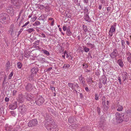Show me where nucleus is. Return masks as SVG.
I'll return each mask as SVG.
<instances>
[{
    "label": "nucleus",
    "mask_w": 131,
    "mask_h": 131,
    "mask_svg": "<svg viewBox=\"0 0 131 131\" xmlns=\"http://www.w3.org/2000/svg\"><path fill=\"white\" fill-rule=\"evenodd\" d=\"M25 87L26 91L28 92L32 90L34 88V86L30 83H27L25 85Z\"/></svg>",
    "instance_id": "nucleus-11"
},
{
    "label": "nucleus",
    "mask_w": 131,
    "mask_h": 131,
    "mask_svg": "<svg viewBox=\"0 0 131 131\" xmlns=\"http://www.w3.org/2000/svg\"><path fill=\"white\" fill-rule=\"evenodd\" d=\"M38 121L36 119L32 120L29 121L28 124V126L29 127H32L37 125Z\"/></svg>",
    "instance_id": "nucleus-10"
},
{
    "label": "nucleus",
    "mask_w": 131,
    "mask_h": 131,
    "mask_svg": "<svg viewBox=\"0 0 131 131\" xmlns=\"http://www.w3.org/2000/svg\"><path fill=\"white\" fill-rule=\"evenodd\" d=\"M17 102L15 101H13L12 103L8 106L9 109L13 110L16 108L17 106Z\"/></svg>",
    "instance_id": "nucleus-12"
},
{
    "label": "nucleus",
    "mask_w": 131,
    "mask_h": 131,
    "mask_svg": "<svg viewBox=\"0 0 131 131\" xmlns=\"http://www.w3.org/2000/svg\"><path fill=\"white\" fill-rule=\"evenodd\" d=\"M6 77V78H7V77L6 74H5V72H0V80H1L3 78V79Z\"/></svg>",
    "instance_id": "nucleus-19"
},
{
    "label": "nucleus",
    "mask_w": 131,
    "mask_h": 131,
    "mask_svg": "<svg viewBox=\"0 0 131 131\" xmlns=\"http://www.w3.org/2000/svg\"><path fill=\"white\" fill-rule=\"evenodd\" d=\"M100 110V108L99 107H97L96 108V111L97 112L98 114L99 115H100V114L101 113Z\"/></svg>",
    "instance_id": "nucleus-45"
},
{
    "label": "nucleus",
    "mask_w": 131,
    "mask_h": 131,
    "mask_svg": "<svg viewBox=\"0 0 131 131\" xmlns=\"http://www.w3.org/2000/svg\"><path fill=\"white\" fill-rule=\"evenodd\" d=\"M84 10L85 12H88V8H87V7H84Z\"/></svg>",
    "instance_id": "nucleus-58"
},
{
    "label": "nucleus",
    "mask_w": 131,
    "mask_h": 131,
    "mask_svg": "<svg viewBox=\"0 0 131 131\" xmlns=\"http://www.w3.org/2000/svg\"><path fill=\"white\" fill-rule=\"evenodd\" d=\"M10 63L9 61H8L6 63V71L8 70V69L10 68Z\"/></svg>",
    "instance_id": "nucleus-27"
},
{
    "label": "nucleus",
    "mask_w": 131,
    "mask_h": 131,
    "mask_svg": "<svg viewBox=\"0 0 131 131\" xmlns=\"http://www.w3.org/2000/svg\"><path fill=\"white\" fill-rule=\"evenodd\" d=\"M29 23V22L28 21L24 25L22 26V27H24L26 26L27 25H28Z\"/></svg>",
    "instance_id": "nucleus-61"
},
{
    "label": "nucleus",
    "mask_w": 131,
    "mask_h": 131,
    "mask_svg": "<svg viewBox=\"0 0 131 131\" xmlns=\"http://www.w3.org/2000/svg\"><path fill=\"white\" fill-rule=\"evenodd\" d=\"M118 79L119 81L120 84H121L122 83L121 82V80L120 77H118Z\"/></svg>",
    "instance_id": "nucleus-54"
},
{
    "label": "nucleus",
    "mask_w": 131,
    "mask_h": 131,
    "mask_svg": "<svg viewBox=\"0 0 131 131\" xmlns=\"http://www.w3.org/2000/svg\"><path fill=\"white\" fill-rule=\"evenodd\" d=\"M70 66L69 64H64L62 68L63 69H66L69 68L70 67Z\"/></svg>",
    "instance_id": "nucleus-36"
},
{
    "label": "nucleus",
    "mask_w": 131,
    "mask_h": 131,
    "mask_svg": "<svg viewBox=\"0 0 131 131\" xmlns=\"http://www.w3.org/2000/svg\"><path fill=\"white\" fill-rule=\"evenodd\" d=\"M10 2L11 4L16 7L20 6L22 4L21 0H11Z\"/></svg>",
    "instance_id": "nucleus-7"
},
{
    "label": "nucleus",
    "mask_w": 131,
    "mask_h": 131,
    "mask_svg": "<svg viewBox=\"0 0 131 131\" xmlns=\"http://www.w3.org/2000/svg\"><path fill=\"white\" fill-rule=\"evenodd\" d=\"M68 86L70 89H69L71 91H72L73 89H74L75 88L74 87V84L71 83H69L68 84Z\"/></svg>",
    "instance_id": "nucleus-26"
},
{
    "label": "nucleus",
    "mask_w": 131,
    "mask_h": 131,
    "mask_svg": "<svg viewBox=\"0 0 131 131\" xmlns=\"http://www.w3.org/2000/svg\"><path fill=\"white\" fill-rule=\"evenodd\" d=\"M117 63L121 67H123L124 66L123 62L121 59H119L117 60Z\"/></svg>",
    "instance_id": "nucleus-24"
},
{
    "label": "nucleus",
    "mask_w": 131,
    "mask_h": 131,
    "mask_svg": "<svg viewBox=\"0 0 131 131\" xmlns=\"http://www.w3.org/2000/svg\"><path fill=\"white\" fill-rule=\"evenodd\" d=\"M124 115L125 114L124 113L121 114L118 112H117L115 114V117L117 119L118 121L121 123L124 120L125 121H127L128 119L127 118H126L124 117Z\"/></svg>",
    "instance_id": "nucleus-2"
},
{
    "label": "nucleus",
    "mask_w": 131,
    "mask_h": 131,
    "mask_svg": "<svg viewBox=\"0 0 131 131\" xmlns=\"http://www.w3.org/2000/svg\"><path fill=\"white\" fill-rule=\"evenodd\" d=\"M84 78V77H82V75H81L80 77L79 78V79L80 81V82L83 85H85V82L83 80Z\"/></svg>",
    "instance_id": "nucleus-25"
},
{
    "label": "nucleus",
    "mask_w": 131,
    "mask_h": 131,
    "mask_svg": "<svg viewBox=\"0 0 131 131\" xmlns=\"http://www.w3.org/2000/svg\"><path fill=\"white\" fill-rule=\"evenodd\" d=\"M24 101V99L23 98V96L21 95L19 97V103L22 104Z\"/></svg>",
    "instance_id": "nucleus-32"
},
{
    "label": "nucleus",
    "mask_w": 131,
    "mask_h": 131,
    "mask_svg": "<svg viewBox=\"0 0 131 131\" xmlns=\"http://www.w3.org/2000/svg\"><path fill=\"white\" fill-rule=\"evenodd\" d=\"M118 120L116 119L115 117L113 118L112 120V123L114 124H118L120 123V122H119V121H118Z\"/></svg>",
    "instance_id": "nucleus-21"
},
{
    "label": "nucleus",
    "mask_w": 131,
    "mask_h": 131,
    "mask_svg": "<svg viewBox=\"0 0 131 131\" xmlns=\"http://www.w3.org/2000/svg\"><path fill=\"white\" fill-rule=\"evenodd\" d=\"M14 31V29H10L9 31V32L11 35H12L13 34V32Z\"/></svg>",
    "instance_id": "nucleus-52"
},
{
    "label": "nucleus",
    "mask_w": 131,
    "mask_h": 131,
    "mask_svg": "<svg viewBox=\"0 0 131 131\" xmlns=\"http://www.w3.org/2000/svg\"><path fill=\"white\" fill-rule=\"evenodd\" d=\"M111 8L110 7H107L106 8V9L108 11V12L111 10Z\"/></svg>",
    "instance_id": "nucleus-60"
},
{
    "label": "nucleus",
    "mask_w": 131,
    "mask_h": 131,
    "mask_svg": "<svg viewBox=\"0 0 131 131\" xmlns=\"http://www.w3.org/2000/svg\"><path fill=\"white\" fill-rule=\"evenodd\" d=\"M38 71V68L36 67H34L31 70V74L30 76V78H32Z\"/></svg>",
    "instance_id": "nucleus-14"
},
{
    "label": "nucleus",
    "mask_w": 131,
    "mask_h": 131,
    "mask_svg": "<svg viewBox=\"0 0 131 131\" xmlns=\"http://www.w3.org/2000/svg\"><path fill=\"white\" fill-rule=\"evenodd\" d=\"M92 78H89L87 79L86 81L90 83H91V82H93L94 81L92 80Z\"/></svg>",
    "instance_id": "nucleus-38"
},
{
    "label": "nucleus",
    "mask_w": 131,
    "mask_h": 131,
    "mask_svg": "<svg viewBox=\"0 0 131 131\" xmlns=\"http://www.w3.org/2000/svg\"><path fill=\"white\" fill-rule=\"evenodd\" d=\"M74 88L75 87L77 88L78 89V88L79 87V85H78V84L77 83H76L75 84H74Z\"/></svg>",
    "instance_id": "nucleus-57"
},
{
    "label": "nucleus",
    "mask_w": 131,
    "mask_h": 131,
    "mask_svg": "<svg viewBox=\"0 0 131 131\" xmlns=\"http://www.w3.org/2000/svg\"><path fill=\"white\" fill-rule=\"evenodd\" d=\"M7 11L9 13L11 16H12L14 15V11L12 7L9 6L8 7L7 9Z\"/></svg>",
    "instance_id": "nucleus-17"
},
{
    "label": "nucleus",
    "mask_w": 131,
    "mask_h": 131,
    "mask_svg": "<svg viewBox=\"0 0 131 131\" xmlns=\"http://www.w3.org/2000/svg\"><path fill=\"white\" fill-rule=\"evenodd\" d=\"M4 107L2 106L0 108V113H1V115L2 114V112H3V114L4 113Z\"/></svg>",
    "instance_id": "nucleus-46"
},
{
    "label": "nucleus",
    "mask_w": 131,
    "mask_h": 131,
    "mask_svg": "<svg viewBox=\"0 0 131 131\" xmlns=\"http://www.w3.org/2000/svg\"><path fill=\"white\" fill-rule=\"evenodd\" d=\"M105 121V119H104V118L102 116L101 118V120L100 122L103 124V122Z\"/></svg>",
    "instance_id": "nucleus-48"
},
{
    "label": "nucleus",
    "mask_w": 131,
    "mask_h": 131,
    "mask_svg": "<svg viewBox=\"0 0 131 131\" xmlns=\"http://www.w3.org/2000/svg\"><path fill=\"white\" fill-rule=\"evenodd\" d=\"M127 55L128 56V57L131 56V53L129 52H128L127 53Z\"/></svg>",
    "instance_id": "nucleus-64"
},
{
    "label": "nucleus",
    "mask_w": 131,
    "mask_h": 131,
    "mask_svg": "<svg viewBox=\"0 0 131 131\" xmlns=\"http://www.w3.org/2000/svg\"><path fill=\"white\" fill-rule=\"evenodd\" d=\"M84 50L85 52H88L90 50L89 48H87V47H83Z\"/></svg>",
    "instance_id": "nucleus-47"
},
{
    "label": "nucleus",
    "mask_w": 131,
    "mask_h": 131,
    "mask_svg": "<svg viewBox=\"0 0 131 131\" xmlns=\"http://www.w3.org/2000/svg\"><path fill=\"white\" fill-rule=\"evenodd\" d=\"M44 99L41 96H39L36 98V100L35 101V102L37 105L40 106L43 104L44 102Z\"/></svg>",
    "instance_id": "nucleus-5"
},
{
    "label": "nucleus",
    "mask_w": 131,
    "mask_h": 131,
    "mask_svg": "<svg viewBox=\"0 0 131 131\" xmlns=\"http://www.w3.org/2000/svg\"><path fill=\"white\" fill-rule=\"evenodd\" d=\"M13 72H12L8 76V79H11V77L13 76Z\"/></svg>",
    "instance_id": "nucleus-50"
},
{
    "label": "nucleus",
    "mask_w": 131,
    "mask_h": 131,
    "mask_svg": "<svg viewBox=\"0 0 131 131\" xmlns=\"http://www.w3.org/2000/svg\"><path fill=\"white\" fill-rule=\"evenodd\" d=\"M7 78H6V77H5L4 79L3 80V83H2V86L3 87H4L5 86V84L6 83H7L6 82V79Z\"/></svg>",
    "instance_id": "nucleus-41"
},
{
    "label": "nucleus",
    "mask_w": 131,
    "mask_h": 131,
    "mask_svg": "<svg viewBox=\"0 0 131 131\" xmlns=\"http://www.w3.org/2000/svg\"><path fill=\"white\" fill-rule=\"evenodd\" d=\"M64 16L66 17H67L68 18H70L71 17V16L70 14L68 12H66L65 13Z\"/></svg>",
    "instance_id": "nucleus-31"
},
{
    "label": "nucleus",
    "mask_w": 131,
    "mask_h": 131,
    "mask_svg": "<svg viewBox=\"0 0 131 131\" xmlns=\"http://www.w3.org/2000/svg\"><path fill=\"white\" fill-rule=\"evenodd\" d=\"M95 99L96 100H99V97L98 95L97 94H95Z\"/></svg>",
    "instance_id": "nucleus-55"
},
{
    "label": "nucleus",
    "mask_w": 131,
    "mask_h": 131,
    "mask_svg": "<svg viewBox=\"0 0 131 131\" xmlns=\"http://www.w3.org/2000/svg\"><path fill=\"white\" fill-rule=\"evenodd\" d=\"M121 46L122 48L123 49H124L125 47V45L126 44L125 43V42L126 43L128 46L130 45V43L129 41L126 40V39L124 40L122 39L121 40Z\"/></svg>",
    "instance_id": "nucleus-16"
},
{
    "label": "nucleus",
    "mask_w": 131,
    "mask_h": 131,
    "mask_svg": "<svg viewBox=\"0 0 131 131\" xmlns=\"http://www.w3.org/2000/svg\"><path fill=\"white\" fill-rule=\"evenodd\" d=\"M68 122L71 124L75 122L74 117L73 116H71L68 119Z\"/></svg>",
    "instance_id": "nucleus-23"
},
{
    "label": "nucleus",
    "mask_w": 131,
    "mask_h": 131,
    "mask_svg": "<svg viewBox=\"0 0 131 131\" xmlns=\"http://www.w3.org/2000/svg\"><path fill=\"white\" fill-rule=\"evenodd\" d=\"M41 51L42 52L44 53L47 56H49L50 54L49 52L47 50H45L44 49H42Z\"/></svg>",
    "instance_id": "nucleus-30"
},
{
    "label": "nucleus",
    "mask_w": 131,
    "mask_h": 131,
    "mask_svg": "<svg viewBox=\"0 0 131 131\" xmlns=\"http://www.w3.org/2000/svg\"><path fill=\"white\" fill-rule=\"evenodd\" d=\"M67 27L66 26H64L63 27V30L64 31H65L67 30Z\"/></svg>",
    "instance_id": "nucleus-59"
},
{
    "label": "nucleus",
    "mask_w": 131,
    "mask_h": 131,
    "mask_svg": "<svg viewBox=\"0 0 131 131\" xmlns=\"http://www.w3.org/2000/svg\"><path fill=\"white\" fill-rule=\"evenodd\" d=\"M102 79L103 80V83L105 84L106 83L107 81V79L106 77L104 76V77L102 78Z\"/></svg>",
    "instance_id": "nucleus-34"
},
{
    "label": "nucleus",
    "mask_w": 131,
    "mask_h": 131,
    "mask_svg": "<svg viewBox=\"0 0 131 131\" xmlns=\"http://www.w3.org/2000/svg\"><path fill=\"white\" fill-rule=\"evenodd\" d=\"M87 45L89 46L90 45L91 46V48H92L95 47V46L94 44L90 43L89 42H88V43H87Z\"/></svg>",
    "instance_id": "nucleus-43"
},
{
    "label": "nucleus",
    "mask_w": 131,
    "mask_h": 131,
    "mask_svg": "<svg viewBox=\"0 0 131 131\" xmlns=\"http://www.w3.org/2000/svg\"><path fill=\"white\" fill-rule=\"evenodd\" d=\"M99 87V88H101L102 87V84L101 82H100L98 84Z\"/></svg>",
    "instance_id": "nucleus-53"
},
{
    "label": "nucleus",
    "mask_w": 131,
    "mask_h": 131,
    "mask_svg": "<svg viewBox=\"0 0 131 131\" xmlns=\"http://www.w3.org/2000/svg\"><path fill=\"white\" fill-rule=\"evenodd\" d=\"M17 92V91L16 90H14L13 92V96L15 95L16 93Z\"/></svg>",
    "instance_id": "nucleus-62"
},
{
    "label": "nucleus",
    "mask_w": 131,
    "mask_h": 131,
    "mask_svg": "<svg viewBox=\"0 0 131 131\" xmlns=\"http://www.w3.org/2000/svg\"><path fill=\"white\" fill-rule=\"evenodd\" d=\"M10 18L9 15L6 13L0 14V22L3 24H6L9 23Z\"/></svg>",
    "instance_id": "nucleus-1"
},
{
    "label": "nucleus",
    "mask_w": 131,
    "mask_h": 131,
    "mask_svg": "<svg viewBox=\"0 0 131 131\" xmlns=\"http://www.w3.org/2000/svg\"><path fill=\"white\" fill-rule=\"evenodd\" d=\"M39 42V40H38L35 41V42L34 43V44L38 45Z\"/></svg>",
    "instance_id": "nucleus-56"
},
{
    "label": "nucleus",
    "mask_w": 131,
    "mask_h": 131,
    "mask_svg": "<svg viewBox=\"0 0 131 131\" xmlns=\"http://www.w3.org/2000/svg\"><path fill=\"white\" fill-rule=\"evenodd\" d=\"M40 24V23L39 21H36L35 23H34L33 24V25L34 26H36L39 25Z\"/></svg>",
    "instance_id": "nucleus-40"
},
{
    "label": "nucleus",
    "mask_w": 131,
    "mask_h": 131,
    "mask_svg": "<svg viewBox=\"0 0 131 131\" xmlns=\"http://www.w3.org/2000/svg\"><path fill=\"white\" fill-rule=\"evenodd\" d=\"M117 111H121L123 109V107L122 106L120 105L119 104H118L117 106Z\"/></svg>",
    "instance_id": "nucleus-28"
},
{
    "label": "nucleus",
    "mask_w": 131,
    "mask_h": 131,
    "mask_svg": "<svg viewBox=\"0 0 131 131\" xmlns=\"http://www.w3.org/2000/svg\"><path fill=\"white\" fill-rule=\"evenodd\" d=\"M122 79L123 80V81L125 82L126 80H128V74L126 72H123L122 73Z\"/></svg>",
    "instance_id": "nucleus-15"
},
{
    "label": "nucleus",
    "mask_w": 131,
    "mask_h": 131,
    "mask_svg": "<svg viewBox=\"0 0 131 131\" xmlns=\"http://www.w3.org/2000/svg\"><path fill=\"white\" fill-rule=\"evenodd\" d=\"M126 113L129 115H131V108H129L126 111Z\"/></svg>",
    "instance_id": "nucleus-35"
},
{
    "label": "nucleus",
    "mask_w": 131,
    "mask_h": 131,
    "mask_svg": "<svg viewBox=\"0 0 131 131\" xmlns=\"http://www.w3.org/2000/svg\"><path fill=\"white\" fill-rule=\"evenodd\" d=\"M119 54L117 50L116 49H114L112 52L110 54V56L111 58L113 59L115 58Z\"/></svg>",
    "instance_id": "nucleus-9"
},
{
    "label": "nucleus",
    "mask_w": 131,
    "mask_h": 131,
    "mask_svg": "<svg viewBox=\"0 0 131 131\" xmlns=\"http://www.w3.org/2000/svg\"><path fill=\"white\" fill-rule=\"evenodd\" d=\"M5 129L6 131H16L12 127L10 126L8 124H6L5 126Z\"/></svg>",
    "instance_id": "nucleus-18"
},
{
    "label": "nucleus",
    "mask_w": 131,
    "mask_h": 131,
    "mask_svg": "<svg viewBox=\"0 0 131 131\" xmlns=\"http://www.w3.org/2000/svg\"><path fill=\"white\" fill-rule=\"evenodd\" d=\"M103 107L104 111L106 113H107V111L108 109V106H106V105H105L103 106Z\"/></svg>",
    "instance_id": "nucleus-44"
},
{
    "label": "nucleus",
    "mask_w": 131,
    "mask_h": 131,
    "mask_svg": "<svg viewBox=\"0 0 131 131\" xmlns=\"http://www.w3.org/2000/svg\"><path fill=\"white\" fill-rule=\"evenodd\" d=\"M83 30L85 32H86L88 31V27L86 25H83Z\"/></svg>",
    "instance_id": "nucleus-37"
},
{
    "label": "nucleus",
    "mask_w": 131,
    "mask_h": 131,
    "mask_svg": "<svg viewBox=\"0 0 131 131\" xmlns=\"http://www.w3.org/2000/svg\"><path fill=\"white\" fill-rule=\"evenodd\" d=\"M116 23H115L114 24L112 25L110 29L108 34L109 35V37H112L113 35V33L116 30V28L115 27L116 26Z\"/></svg>",
    "instance_id": "nucleus-8"
},
{
    "label": "nucleus",
    "mask_w": 131,
    "mask_h": 131,
    "mask_svg": "<svg viewBox=\"0 0 131 131\" xmlns=\"http://www.w3.org/2000/svg\"><path fill=\"white\" fill-rule=\"evenodd\" d=\"M23 30V28L21 29L20 30V31L18 32V35H17L18 36H19V35L21 33V32Z\"/></svg>",
    "instance_id": "nucleus-63"
},
{
    "label": "nucleus",
    "mask_w": 131,
    "mask_h": 131,
    "mask_svg": "<svg viewBox=\"0 0 131 131\" xmlns=\"http://www.w3.org/2000/svg\"><path fill=\"white\" fill-rule=\"evenodd\" d=\"M25 99L27 101L29 102V104L32 106L35 104L34 100V97H32L30 94L26 93V94Z\"/></svg>",
    "instance_id": "nucleus-3"
},
{
    "label": "nucleus",
    "mask_w": 131,
    "mask_h": 131,
    "mask_svg": "<svg viewBox=\"0 0 131 131\" xmlns=\"http://www.w3.org/2000/svg\"><path fill=\"white\" fill-rule=\"evenodd\" d=\"M24 56L25 57L28 58L29 57V54L27 52H25L24 53Z\"/></svg>",
    "instance_id": "nucleus-49"
},
{
    "label": "nucleus",
    "mask_w": 131,
    "mask_h": 131,
    "mask_svg": "<svg viewBox=\"0 0 131 131\" xmlns=\"http://www.w3.org/2000/svg\"><path fill=\"white\" fill-rule=\"evenodd\" d=\"M25 30L27 31L28 33H31L32 32L34 31H35V29L33 28H29L26 30Z\"/></svg>",
    "instance_id": "nucleus-33"
},
{
    "label": "nucleus",
    "mask_w": 131,
    "mask_h": 131,
    "mask_svg": "<svg viewBox=\"0 0 131 131\" xmlns=\"http://www.w3.org/2000/svg\"><path fill=\"white\" fill-rule=\"evenodd\" d=\"M17 68H18L20 69L22 66L21 63L20 62H18L17 64Z\"/></svg>",
    "instance_id": "nucleus-39"
},
{
    "label": "nucleus",
    "mask_w": 131,
    "mask_h": 131,
    "mask_svg": "<svg viewBox=\"0 0 131 131\" xmlns=\"http://www.w3.org/2000/svg\"><path fill=\"white\" fill-rule=\"evenodd\" d=\"M40 17L41 18V19H42V20H44V19L46 18L47 17V16L45 15H42Z\"/></svg>",
    "instance_id": "nucleus-42"
},
{
    "label": "nucleus",
    "mask_w": 131,
    "mask_h": 131,
    "mask_svg": "<svg viewBox=\"0 0 131 131\" xmlns=\"http://www.w3.org/2000/svg\"><path fill=\"white\" fill-rule=\"evenodd\" d=\"M57 127V126L56 124L50 126L49 125L47 126V125H46V127L47 129L50 131H57L56 129Z\"/></svg>",
    "instance_id": "nucleus-13"
},
{
    "label": "nucleus",
    "mask_w": 131,
    "mask_h": 131,
    "mask_svg": "<svg viewBox=\"0 0 131 131\" xmlns=\"http://www.w3.org/2000/svg\"><path fill=\"white\" fill-rule=\"evenodd\" d=\"M10 113L13 116L15 117L17 115V113L16 111H12L10 112Z\"/></svg>",
    "instance_id": "nucleus-29"
},
{
    "label": "nucleus",
    "mask_w": 131,
    "mask_h": 131,
    "mask_svg": "<svg viewBox=\"0 0 131 131\" xmlns=\"http://www.w3.org/2000/svg\"><path fill=\"white\" fill-rule=\"evenodd\" d=\"M66 33L68 36H70L71 35L72 33L70 31V27L68 26L66 30Z\"/></svg>",
    "instance_id": "nucleus-22"
},
{
    "label": "nucleus",
    "mask_w": 131,
    "mask_h": 131,
    "mask_svg": "<svg viewBox=\"0 0 131 131\" xmlns=\"http://www.w3.org/2000/svg\"><path fill=\"white\" fill-rule=\"evenodd\" d=\"M88 13L86 14L84 16V19L86 21L90 22L91 21L88 15Z\"/></svg>",
    "instance_id": "nucleus-20"
},
{
    "label": "nucleus",
    "mask_w": 131,
    "mask_h": 131,
    "mask_svg": "<svg viewBox=\"0 0 131 131\" xmlns=\"http://www.w3.org/2000/svg\"><path fill=\"white\" fill-rule=\"evenodd\" d=\"M46 123H47L45 124V126L46 125L47 126L53 125L56 124L55 122L54 121V120L53 119L52 117H51L49 116V115H47L46 116Z\"/></svg>",
    "instance_id": "nucleus-4"
},
{
    "label": "nucleus",
    "mask_w": 131,
    "mask_h": 131,
    "mask_svg": "<svg viewBox=\"0 0 131 131\" xmlns=\"http://www.w3.org/2000/svg\"><path fill=\"white\" fill-rule=\"evenodd\" d=\"M127 60L128 62L130 63H131V56L128 57L127 58Z\"/></svg>",
    "instance_id": "nucleus-51"
},
{
    "label": "nucleus",
    "mask_w": 131,
    "mask_h": 131,
    "mask_svg": "<svg viewBox=\"0 0 131 131\" xmlns=\"http://www.w3.org/2000/svg\"><path fill=\"white\" fill-rule=\"evenodd\" d=\"M19 110H20L22 114L25 113L27 110V106L23 104L20 103H19Z\"/></svg>",
    "instance_id": "nucleus-6"
}]
</instances>
